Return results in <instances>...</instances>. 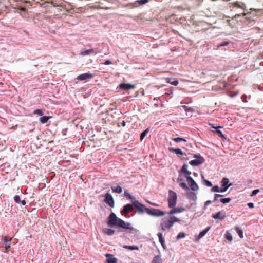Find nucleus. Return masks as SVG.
<instances>
[{"mask_svg": "<svg viewBox=\"0 0 263 263\" xmlns=\"http://www.w3.org/2000/svg\"><path fill=\"white\" fill-rule=\"evenodd\" d=\"M187 164H184L179 171V174L177 178V181L179 183V186L185 190H189V187L184 182L185 179L188 183L190 189L193 191H196L199 189L198 185L190 176L191 172L187 170Z\"/></svg>", "mask_w": 263, "mask_h": 263, "instance_id": "obj_1", "label": "nucleus"}, {"mask_svg": "<svg viewBox=\"0 0 263 263\" xmlns=\"http://www.w3.org/2000/svg\"><path fill=\"white\" fill-rule=\"evenodd\" d=\"M107 224L110 227H116L118 229L128 230L129 233L137 232V230L133 228L131 224L125 222L122 219L117 217L114 213H111L107 218Z\"/></svg>", "mask_w": 263, "mask_h": 263, "instance_id": "obj_2", "label": "nucleus"}, {"mask_svg": "<svg viewBox=\"0 0 263 263\" xmlns=\"http://www.w3.org/2000/svg\"><path fill=\"white\" fill-rule=\"evenodd\" d=\"M180 219L174 216H171L169 218H164L162 219L160 223V226L162 230L165 231L169 230L176 222H180Z\"/></svg>", "mask_w": 263, "mask_h": 263, "instance_id": "obj_3", "label": "nucleus"}, {"mask_svg": "<svg viewBox=\"0 0 263 263\" xmlns=\"http://www.w3.org/2000/svg\"><path fill=\"white\" fill-rule=\"evenodd\" d=\"M177 194L173 191H169L168 197V206L170 208H174L177 203Z\"/></svg>", "mask_w": 263, "mask_h": 263, "instance_id": "obj_4", "label": "nucleus"}, {"mask_svg": "<svg viewBox=\"0 0 263 263\" xmlns=\"http://www.w3.org/2000/svg\"><path fill=\"white\" fill-rule=\"evenodd\" d=\"M132 204L138 213H142L145 212L147 214V210L149 209L146 208L144 204L140 203L138 201H134L132 202Z\"/></svg>", "mask_w": 263, "mask_h": 263, "instance_id": "obj_5", "label": "nucleus"}, {"mask_svg": "<svg viewBox=\"0 0 263 263\" xmlns=\"http://www.w3.org/2000/svg\"><path fill=\"white\" fill-rule=\"evenodd\" d=\"M147 214L155 217H161L164 216L165 212L158 209H149L147 210Z\"/></svg>", "mask_w": 263, "mask_h": 263, "instance_id": "obj_6", "label": "nucleus"}, {"mask_svg": "<svg viewBox=\"0 0 263 263\" xmlns=\"http://www.w3.org/2000/svg\"><path fill=\"white\" fill-rule=\"evenodd\" d=\"M195 157L197 158V159L191 160L189 163L192 166H198L204 162V158L201 156L200 154L195 155Z\"/></svg>", "mask_w": 263, "mask_h": 263, "instance_id": "obj_7", "label": "nucleus"}, {"mask_svg": "<svg viewBox=\"0 0 263 263\" xmlns=\"http://www.w3.org/2000/svg\"><path fill=\"white\" fill-rule=\"evenodd\" d=\"M228 5L230 8L236 7L237 8L241 9L242 10H245L246 7L245 4L243 3L238 1L233 3H229Z\"/></svg>", "mask_w": 263, "mask_h": 263, "instance_id": "obj_8", "label": "nucleus"}, {"mask_svg": "<svg viewBox=\"0 0 263 263\" xmlns=\"http://www.w3.org/2000/svg\"><path fill=\"white\" fill-rule=\"evenodd\" d=\"M104 202L111 208L114 206V200L113 197L111 195L108 193H106L105 195Z\"/></svg>", "mask_w": 263, "mask_h": 263, "instance_id": "obj_9", "label": "nucleus"}, {"mask_svg": "<svg viewBox=\"0 0 263 263\" xmlns=\"http://www.w3.org/2000/svg\"><path fill=\"white\" fill-rule=\"evenodd\" d=\"M231 185L232 184L229 182V180L227 178H223L221 181V187L222 189L224 192H226Z\"/></svg>", "mask_w": 263, "mask_h": 263, "instance_id": "obj_10", "label": "nucleus"}, {"mask_svg": "<svg viewBox=\"0 0 263 263\" xmlns=\"http://www.w3.org/2000/svg\"><path fill=\"white\" fill-rule=\"evenodd\" d=\"M133 204H126L121 211V214L122 215L126 216L128 213L132 212L133 210Z\"/></svg>", "mask_w": 263, "mask_h": 263, "instance_id": "obj_11", "label": "nucleus"}, {"mask_svg": "<svg viewBox=\"0 0 263 263\" xmlns=\"http://www.w3.org/2000/svg\"><path fill=\"white\" fill-rule=\"evenodd\" d=\"M93 77V75L92 74L89 73H86L79 75L77 77V79L80 81H83L91 79Z\"/></svg>", "mask_w": 263, "mask_h": 263, "instance_id": "obj_12", "label": "nucleus"}, {"mask_svg": "<svg viewBox=\"0 0 263 263\" xmlns=\"http://www.w3.org/2000/svg\"><path fill=\"white\" fill-rule=\"evenodd\" d=\"M212 217L215 219L223 220L226 217V215L223 211H219L213 214Z\"/></svg>", "mask_w": 263, "mask_h": 263, "instance_id": "obj_13", "label": "nucleus"}, {"mask_svg": "<svg viewBox=\"0 0 263 263\" xmlns=\"http://www.w3.org/2000/svg\"><path fill=\"white\" fill-rule=\"evenodd\" d=\"M172 209L168 213L170 215H172L176 213H179L184 212L185 209L182 207L172 208Z\"/></svg>", "mask_w": 263, "mask_h": 263, "instance_id": "obj_14", "label": "nucleus"}, {"mask_svg": "<svg viewBox=\"0 0 263 263\" xmlns=\"http://www.w3.org/2000/svg\"><path fill=\"white\" fill-rule=\"evenodd\" d=\"M135 86L134 85H132L128 83H121L119 85V88L125 90H129L130 89L135 88Z\"/></svg>", "mask_w": 263, "mask_h": 263, "instance_id": "obj_15", "label": "nucleus"}, {"mask_svg": "<svg viewBox=\"0 0 263 263\" xmlns=\"http://www.w3.org/2000/svg\"><path fill=\"white\" fill-rule=\"evenodd\" d=\"M105 256L108 258L106 260L107 263H117V259L116 257H114L112 255L106 254Z\"/></svg>", "mask_w": 263, "mask_h": 263, "instance_id": "obj_16", "label": "nucleus"}, {"mask_svg": "<svg viewBox=\"0 0 263 263\" xmlns=\"http://www.w3.org/2000/svg\"><path fill=\"white\" fill-rule=\"evenodd\" d=\"M169 151L175 153L176 155H186L185 153L183 152L180 148H169Z\"/></svg>", "mask_w": 263, "mask_h": 263, "instance_id": "obj_17", "label": "nucleus"}, {"mask_svg": "<svg viewBox=\"0 0 263 263\" xmlns=\"http://www.w3.org/2000/svg\"><path fill=\"white\" fill-rule=\"evenodd\" d=\"M157 236L159 238V241L161 244L162 246L164 249H166V245L165 244V240L164 238L163 237L162 233H158L157 234Z\"/></svg>", "mask_w": 263, "mask_h": 263, "instance_id": "obj_18", "label": "nucleus"}, {"mask_svg": "<svg viewBox=\"0 0 263 263\" xmlns=\"http://www.w3.org/2000/svg\"><path fill=\"white\" fill-rule=\"evenodd\" d=\"M103 232L107 235L111 236L115 234V230L109 228H104L103 229Z\"/></svg>", "mask_w": 263, "mask_h": 263, "instance_id": "obj_19", "label": "nucleus"}, {"mask_svg": "<svg viewBox=\"0 0 263 263\" xmlns=\"http://www.w3.org/2000/svg\"><path fill=\"white\" fill-rule=\"evenodd\" d=\"M94 51H95V50L93 49L81 50V51L80 52V55H81L82 56L90 55V54L94 53Z\"/></svg>", "mask_w": 263, "mask_h": 263, "instance_id": "obj_20", "label": "nucleus"}, {"mask_svg": "<svg viewBox=\"0 0 263 263\" xmlns=\"http://www.w3.org/2000/svg\"><path fill=\"white\" fill-rule=\"evenodd\" d=\"M152 263H163L160 255H156L154 257Z\"/></svg>", "mask_w": 263, "mask_h": 263, "instance_id": "obj_21", "label": "nucleus"}, {"mask_svg": "<svg viewBox=\"0 0 263 263\" xmlns=\"http://www.w3.org/2000/svg\"><path fill=\"white\" fill-rule=\"evenodd\" d=\"M148 2V0H137L134 3V5L135 7H137L140 5H144Z\"/></svg>", "mask_w": 263, "mask_h": 263, "instance_id": "obj_22", "label": "nucleus"}, {"mask_svg": "<svg viewBox=\"0 0 263 263\" xmlns=\"http://www.w3.org/2000/svg\"><path fill=\"white\" fill-rule=\"evenodd\" d=\"M111 189L114 192L119 194L121 193L122 192V187L119 185H117L116 186H112Z\"/></svg>", "mask_w": 263, "mask_h": 263, "instance_id": "obj_23", "label": "nucleus"}, {"mask_svg": "<svg viewBox=\"0 0 263 263\" xmlns=\"http://www.w3.org/2000/svg\"><path fill=\"white\" fill-rule=\"evenodd\" d=\"M10 244L5 243L4 247L2 246L0 248L2 249V251L3 252L8 253L10 250Z\"/></svg>", "mask_w": 263, "mask_h": 263, "instance_id": "obj_24", "label": "nucleus"}, {"mask_svg": "<svg viewBox=\"0 0 263 263\" xmlns=\"http://www.w3.org/2000/svg\"><path fill=\"white\" fill-rule=\"evenodd\" d=\"M210 227H208V228H206L205 230H204L203 231H201L198 236V239H200V238H201L202 237H203L206 234V233L208 232V231L210 230Z\"/></svg>", "mask_w": 263, "mask_h": 263, "instance_id": "obj_25", "label": "nucleus"}, {"mask_svg": "<svg viewBox=\"0 0 263 263\" xmlns=\"http://www.w3.org/2000/svg\"><path fill=\"white\" fill-rule=\"evenodd\" d=\"M211 191L214 192H224L222 189L221 187H219L217 185H215V186H213L211 189Z\"/></svg>", "mask_w": 263, "mask_h": 263, "instance_id": "obj_26", "label": "nucleus"}, {"mask_svg": "<svg viewBox=\"0 0 263 263\" xmlns=\"http://www.w3.org/2000/svg\"><path fill=\"white\" fill-rule=\"evenodd\" d=\"M167 82L173 85H174V86H177L178 83H179V82L178 80H174L173 81H172V79L171 78H167Z\"/></svg>", "mask_w": 263, "mask_h": 263, "instance_id": "obj_27", "label": "nucleus"}, {"mask_svg": "<svg viewBox=\"0 0 263 263\" xmlns=\"http://www.w3.org/2000/svg\"><path fill=\"white\" fill-rule=\"evenodd\" d=\"M51 118V117L49 116H43L42 117H41L39 119L41 123L44 124L47 122L48 120Z\"/></svg>", "mask_w": 263, "mask_h": 263, "instance_id": "obj_28", "label": "nucleus"}, {"mask_svg": "<svg viewBox=\"0 0 263 263\" xmlns=\"http://www.w3.org/2000/svg\"><path fill=\"white\" fill-rule=\"evenodd\" d=\"M187 197L193 200H195L197 198L196 195L194 192H190L187 195Z\"/></svg>", "mask_w": 263, "mask_h": 263, "instance_id": "obj_29", "label": "nucleus"}, {"mask_svg": "<svg viewBox=\"0 0 263 263\" xmlns=\"http://www.w3.org/2000/svg\"><path fill=\"white\" fill-rule=\"evenodd\" d=\"M123 248H125V249H127L130 250H139V248L137 246H127V245H125V246H123Z\"/></svg>", "mask_w": 263, "mask_h": 263, "instance_id": "obj_30", "label": "nucleus"}, {"mask_svg": "<svg viewBox=\"0 0 263 263\" xmlns=\"http://www.w3.org/2000/svg\"><path fill=\"white\" fill-rule=\"evenodd\" d=\"M235 230L237 232V233H238V235L239 236V237L241 238H243V232H242V230H241L239 227H235Z\"/></svg>", "mask_w": 263, "mask_h": 263, "instance_id": "obj_31", "label": "nucleus"}, {"mask_svg": "<svg viewBox=\"0 0 263 263\" xmlns=\"http://www.w3.org/2000/svg\"><path fill=\"white\" fill-rule=\"evenodd\" d=\"M172 140H173L174 141H175L176 142H180L181 141L186 142V139H185L183 138H181V137L173 138H172Z\"/></svg>", "mask_w": 263, "mask_h": 263, "instance_id": "obj_32", "label": "nucleus"}, {"mask_svg": "<svg viewBox=\"0 0 263 263\" xmlns=\"http://www.w3.org/2000/svg\"><path fill=\"white\" fill-rule=\"evenodd\" d=\"M148 132V129H146L145 130H144L140 135V139L141 141H142V140L144 138V137L146 136Z\"/></svg>", "mask_w": 263, "mask_h": 263, "instance_id": "obj_33", "label": "nucleus"}, {"mask_svg": "<svg viewBox=\"0 0 263 263\" xmlns=\"http://www.w3.org/2000/svg\"><path fill=\"white\" fill-rule=\"evenodd\" d=\"M231 201V198H225L220 199V201L224 204L229 203Z\"/></svg>", "mask_w": 263, "mask_h": 263, "instance_id": "obj_34", "label": "nucleus"}, {"mask_svg": "<svg viewBox=\"0 0 263 263\" xmlns=\"http://www.w3.org/2000/svg\"><path fill=\"white\" fill-rule=\"evenodd\" d=\"M12 238H8L6 236H3L2 238V241L3 242V244H5L7 242L11 241Z\"/></svg>", "mask_w": 263, "mask_h": 263, "instance_id": "obj_35", "label": "nucleus"}, {"mask_svg": "<svg viewBox=\"0 0 263 263\" xmlns=\"http://www.w3.org/2000/svg\"><path fill=\"white\" fill-rule=\"evenodd\" d=\"M229 44V42H228V41H224V42H223L218 44L217 47L218 48H219L220 47L227 46Z\"/></svg>", "mask_w": 263, "mask_h": 263, "instance_id": "obj_36", "label": "nucleus"}, {"mask_svg": "<svg viewBox=\"0 0 263 263\" xmlns=\"http://www.w3.org/2000/svg\"><path fill=\"white\" fill-rule=\"evenodd\" d=\"M185 234L184 233L180 232L177 236V239L179 240L180 239L183 238L185 237Z\"/></svg>", "mask_w": 263, "mask_h": 263, "instance_id": "obj_37", "label": "nucleus"}, {"mask_svg": "<svg viewBox=\"0 0 263 263\" xmlns=\"http://www.w3.org/2000/svg\"><path fill=\"white\" fill-rule=\"evenodd\" d=\"M225 237L226 239L229 240L230 241H231L232 240V236L231 234L229 232L226 233Z\"/></svg>", "mask_w": 263, "mask_h": 263, "instance_id": "obj_38", "label": "nucleus"}, {"mask_svg": "<svg viewBox=\"0 0 263 263\" xmlns=\"http://www.w3.org/2000/svg\"><path fill=\"white\" fill-rule=\"evenodd\" d=\"M33 114L35 115H38L40 116L43 115V112L41 109H36L33 111Z\"/></svg>", "mask_w": 263, "mask_h": 263, "instance_id": "obj_39", "label": "nucleus"}, {"mask_svg": "<svg viewBox=\"0 0 263 263\" xmlns=\"http://www.w3.org/2000/svg\"><path fill=\"white\" fill-rule=\"evenodd\" d=\"M14 200L16 203H19L21 202L20 197L18 195H15L14 197Z\"/></svg>", "mask_w": 263, "mask_h": 263, "instance_id": "obj_40", "label": "nucleus"}, {"mask_svg": "<svg viewBox=\"0 0 263 263\" xmlns=\"http://www.w3.org/2000/svg\"><path fill=\"white\" fill-rule=\"evenodd\" d=\"M259 189H256V190H253L252 192V193H251V194L250 195V196L251 197H253V196L256 195L257 193H259Z\"/></svg>", "mask_w": 263, "mask_h": 263, "instance_id": "obj_41", "label": "nucleus"}, {"mask_svg": "<svg viewBox=\"0 0 263 263\" xmlns=\"http://www.w3.org/2000/svg\"><path fill=\"white\" fill-rule=\"evenodd\" d=\"M223 196V195H222L215 194V196H214V201H213L214 202V201H217L218 200V198L219 197H222Z\"/></svg>", "mask_w": 263, "mask_h": 263, "instance_id": "obj_42", "label": "nucleus"}, {"mask_svg": "<svg viewBox=\"0 0 263 263\" xmlns=\"http://www.w3.org/2000/svg\"><path fill=\"white\" fill-rule=\"evenodd\" d=\"M216 133L218 134V135L221 138L224 137V135L222 134V132L220 130H216Z\"/></svg>", "mask_w": 263, "mask_h": 263, "instance_id": "obj_43", "label": "nucleus"}, {"mask_svg": "<svg viewBox=\"0 0 263 263\" xmlns=\"http://www.w3.org/2000/svg\"><path fill=\"white\" fill-rule=\"evenodd\" d=\"M204 182L206 185H207L208 186L211 187L212 186V184L210 181L205 180H204Z\"/></svg>", "mask_w": 263, "mask_h": 263, "instance_id": "obj_44", "label": "nucleus"}, {"mask_svg": "<svg viewBox=\"0 0 263 263\" xmlns=\"http://www.w3.org/2000/svg\"><path fill=\"white\" fill-rule=\"evenodd\" d=\"M125 195L129 199H132V196L128 194L126 191L124 192Z\"/></svg>", "mask_w": 263, "mask_h": 263, "instance_id": "obj_45", "label": "nucleus"}, {"mask_svg": "<svg viewBox=\"0 0 263 263\" xmlns=\"http://www.w3.org/2000/svg\"><path fill=\"white\" fill-rule=\"evenodd\" d=\"M247 205L251 209H252L254 208V204L252 202L248 203L247 204Z\"/></svg>", "mask_w": 263, "mask_h": 263, "instance_id": "obj_46", "label": "nucleus"}, {"mask_svg": "<svg viewBox=\"0 0 263 263\" xmlns=\"http://www.w3.org/2000/svg\"><path fill=\"white\" fill-rule=\"evenodd\" d=\"M105 65H110L112 64V62L110 60H106L104 63Z\"/></svg>", "mask_w": 263, "mask_h": 263, "instance_id": "obj_47", "label": "nucleus"}, {"mask_svg": "<svg viewBox=\"0 0 263 263\" xmlns=\"http://www.w3.org/2000/svg\"><path fill=\"white\" fill-rule=\"evenodd\" d=\"M148 202L150 204H151V205H153V206H159V205H158V204H156V203H155L151 202H150V201H148Z\"/></svg>", "mask_w": 263, "mask_h": 263, "instance_id": "obj_48", "label": "nucleus"}, {"mask_svg": "<svg viewBox=\"0 0 263 263\" xmlns=\"http://www.w3.org/2000/svg\"><path fill=\"white\" fill-rule=\"evenodd\" d=\"M20 203H21V204L23 205H25L26 203V202L25 201V200H21V202Z\"/></svg>", "mask_w": 263, "mask_h": 263, "instance_id": "obj_49", "label": "nucleus"}, {"mask_svg": "<svg viewBox=\"0 0 263 263\" xmlns=\"http://www.w3.org/2000/svg\"><path fill=\"white\" fill-rule=\"evenodd\" d=\"M211 203V201L210 200H208L205 202V206H207L209 204Z\"/></svg>", "mask_w": 263, "mask_h": 263, "instance_id": "obj_50", "label": "nucleus"}, {"mask_svg": "<svg viewBox=\"0 0 263 263\" xmlns=\"http://www.w3.org/2000/svg\"><path fill=\"white\" fill-rule=\"evenodd\" d=\"M246 96L245 95H243L242 97V100L243 102H245L244 99H246Z\"/></svg>", "mask_w": 263, "mask_h": 263, "instance_id": "obj_51", "label": "nucleus"}, {"mask_svg": "<svg viewBox=\"0 0 263 263\" xmlns=\"http://www.w3.org/2000/svg\"><path fill=\"white\" fill-rule=\"evenodd\" d=\"M122 124L123 126H125V124H126L125 122L124 121H123L122 123Z\"/></svg>", "mask_w": 263, "mask_h": 263, "instance_id": "obj_52", "label": "nucleus"}, {"mask_svg": "<svg viewBox=\"0 0 263 263\" xmlns=\"http://www.w3.org/2000/svg\"><path fill=\"white\" fill-rule=\"evenodd\" d=\"M230 21V20H227V22L228 23H229Z\"/></svg>", "mask_w": 263, "mask_h": 263, "instance_id": "obj_53", "label": "nucleus"}]
</instances>
